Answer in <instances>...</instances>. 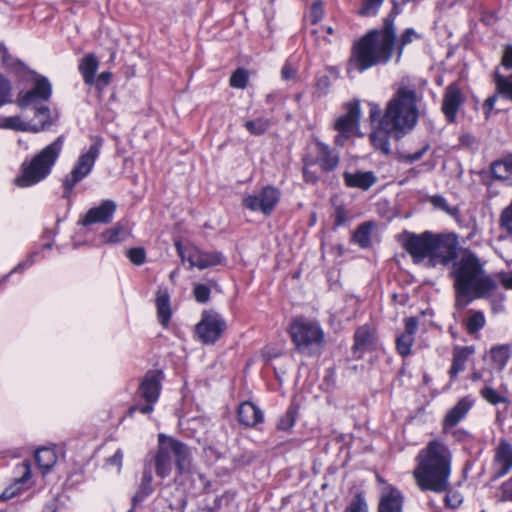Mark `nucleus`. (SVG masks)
Here are the masks:
<instances>
[{"instance_id": "obj_1", "label": "nucleus", "mask_w": 512, "mask_h": 512, "mask_svg": "<svg viewBox=\"0 0 512 512\" xmlns=\"http://www.w3.org/2000/svg\"><path fill=\"white\" fill-rule=\"evenodd\" d=\"M396 46V29L394 17L384 19L383 27L368 32L353 46L347 65V73H362L365 70L388 63Z\"/></svg>"}, {"instance_id": "obj_2", "label": "nucleus", "mask_w": 512, "mask_h": 512, "mask_svg": "<svg viewBox=\"0 0 512 512\" xmlns=\"http://www.w3.org/2000/svg\"><path fill=\"white\" fill-rule=\"evenodd\" d=\"M416 461L417 466L413 475L422 490L442 493L448 489L452 453L443 441H429L419 451Z\"/></svg>"}, {"instance_id": "obj_3", "label": "nucleus", "mask_w": 512, "mask_h": 512, "mask_svg": "<svg viewBox=\"0 0 512 512\" xmlns=\"http://www.w3.org/2000/svg\"><path fill=\"white\" fill-rule=\"evenodd\" d=\"M453 277L457 309H463L475 299L491 296L497 288V282L484 271L478 258L473 254L462 257L455 264Z\"/></svg>"}, {"instance_id": "obj_4", "label": "nucleus", "mask_w": 512, "mask_h": 512, "mask_svg": "<svg viewBox=\"0 0 512 512\" xmlns=\"http://www.w3.org/2000/svg\"><path fill=\"white\" fill-rule=\"evenodd\" d=\"M418 119L417 97L414 90L403 87L388 102L380 119V125L388 131H396V137L412 130Z\"/></svg>"}, {"instance_id": "obj_5", "label": "nucleus", "mask_w": 512, "mask_h": 512, "mask_svg": "<svg viewBox=\"0 0 512 512\" xmlns=\"http://www.w3.org/2000/svg\"><path fill=\"white\" fill-rule=\"evenodd\" d=\"M63 147V137L59 136L55 141L41 149L30 159L21 164L20 175L15 179L17 186L31 187L45 180L52 172Z\"/></svg>"}, {"instance_id": "obj_6", "label": "nucleus", "mask_w": 512, "mask_h": 512, "mask_svg": "<svg viewBox=\"0 0 512 512\" xmlns=\"http://www.w3.org/2000/svg\"><path fill=\"white\" fill-rule=\"evenodd\" d=\"M288 333L297 352L313 356L322 350L325 344V333L316 320L296 317L289 325Z\"/></svg>"}, {"instance_id": "obj_7", "label": "nucleus", "mask_w": 512, "mask_h": 512, "mask_svg": "<svg viewBox=\"0 0 512 512\" xmlns=\"http://www.w3.org/2000/svg\"><path fill=\"white\" fill-rule=\"evenodd\" d=\"M176 251L183 262H188L189 267L200 270L222 264L225 260L222 253L217 251H202L193 245L184 246L180 241L175 242Z\"/></svg>"}, {"instance_id": "obj_8", "label": "nucleus", "mask_w": 512, "mask_h": 512, "mask_svg": "<svg viewBox=\"0 0 512 512\" xmlns=\"http://www.w3.org/2000/svg\"><path fill=\"white\" fill-rule=\"evenodd\" d=\"M99 152L100 144L94 143L90 145L85 153L79 156L76 165L63 181L66 197L72 192L74 186L91 172Z\"/></svg>"}, {"instance_id": "obj_9", "label": "nucleus", "mask_w": 512, "mask_h": 512, "mask_svg": "<svg viewBox=\"0 0 512 512\" xmlns=\"http://www.w3.org/2000/svg\"><path fill=\"white\" fill-rule=\"evenodd\" d=\"M434 235L430 231H425L421 234L412 232H404L402 234V245L412 257L414 263L419 264L425 259L429 260Z\"/></svg>"}, {"instance_id": "obj_10", "label": "nucleus", "mask_w": 512, "mask_h": 512, "mask_svg": "<svg viewBox=\"0 0 512 512\" xmlns=\"http://www.w3.org/2000/svg\"><path fill=\"white\" fill-rule=\"evenodd\" d=\"M279 198L280 192L277 188L266 186L256 193L244 196L242 204L252 212H261L268 216L273 212Z\"/></svg>"}, {"instance_id": "obj_11", "label": "nucleus", "mask_w": 512, "mask_h": 512, "mask_svg": "<svg viewBox=\"0 0 512 512\" xmlns=\"http://www.w3.org/2000/svg\"><path fill=\"white\" fill-rule=\"evenodd\" d=\"M52 94V85L48 78L37 75L34 78V86L31 90L20 92L17 98V105L21 109L28 107L36 108L39 105H44Z\"/></svg>"}, {"instance_id": "obj_12", "label": "nucleus", "mask_w": 512, "mask_h": 512, "mask_svg": "<svg viewBox=\"0 0 512 512\" xmlns=\"http://www.w3.org/2000/svg\"><path fill=\"white\" fill-rule=\"evenodd\" d=\"M163 373L160 370L149 371L146 373L140 385V394L147 402L146 405L140 406L138 410L142 414H148L153 411V404L158 400L161 390V381ZM137 410V407L130 409V414Z\"/></svg>"}, {"instance_id": "obj_13", "label": "nucleus", "mask_w": 512, "mask_h": 512, "mask_svg": "<svg viewBox=\"0 0 512 512\" xmlns=\"http://www.w3.org/2000/svg\"><path fill=\"white\" fill-rule=\"evenodd\" d=\"M226 328L225 321L215 313H205L195 327V333L205 344L217 341Z\"/></svg>"}, {"instance_id": "obj_14", "label": "nucleus", "mask_w": 512, "mask_h": 512, "mask_svg": "<svg viewBox=\"0 0 512 512\" xmlns=\"http://www.w3.org/2000/svg\"><path fill=\"white\" fill-rule=\"evenodd\" d=\"M456 243L445 235H434L429 264L431 266L445 265L456 258Z\"/></svg>"}, {"instance_id": "obj_15", "label": "nucleus", "mask_w": 512, "mask_h": 512, "mask_svg": "<svg viewBox=\"0 0 512 512\" xmlns=\"http://www.w3.org/2000/svg\"><path fill=\"white\" fill-rule=\"evenodd\" d=\"M501 65L505 69L512 68V45L510 44L504 46ZM493 77L498 93L512 101V74L510 76H503L497 68L493 73Z\"/></svg>"}, {"instance_id": "obj_16", "label": "nucleus", "mask_w": 512, "mask_h": 512, "mask_svg": "<svg viewBox=\"0 0 512 512\" xmlns=\"http://www.w3.org/2000/svg\"><path fill=\"white\" fill-rule=\"evenodd\" d=\"M116 207L114 201L104 200L99 206L89 209L85 216L79 220V224L88 226L95 223H110L113 219Z\"/></svg>"}, {"instance_id": "obj_17", "label": "nucleus", "mask_w": 512, "mask_h": 512, "mask_svg": "<svg viewBox=\"0 0 512 512\" xmlns=\"http://www.w3.org/2000/svg\"><path fill=\"white\" fill-rule=\"evenodd\" d=\"M360 119V105L359 102H352L347 105V112L345 115L338 118L335 123V129L340 133L353 134L359 123Z\"/></svg>"}, {"instance_id": "obj_18", "label": "nucleus", "mask_w": 512, "mask_h": 512, "mask_svg": "<svg viewBox=\"0 0 512 512\" xmlns=\"http://www.w3.org/2000/svg\"><path fill=\"white\" fill-rule=\"evenodd\" d=\"M462 103V94L456 84H451L446 88L442 110L449 122L456 118L457 111Z\"/></svg>"}, {"instance_id": "obj_19", "label": "nucleus", "mask_w": 512, "mask_h": 512, "mask_svg": "<svg viewBox=\"0 0 512 512\" xmlns=\"http://www.w3.org/2000/svg\"><path fill=\"white\" fill-rule=\"evenodd\" d=\"M168 449L176 459V465L180 473L189 471L191 452L190 449L182 442L173 438L166 437Z\"/></svg>"}, {"instance_id": "obj_20", "label": "nucleus", "mask_w": 512, "mask_h": 512, "mask_svg": "<svg viewBox=\"0 0 512 512\" xmlns=\"http://www.w3.org/2000/svg\"><path fill=\"white\" fill-rule=\"evenodd\" d=\"M158 441L159 448L155 457L156 474L161 478H165L171 472V452L168 449L165 435L159 434Z\"/></svg>"}, {"instance_id": "obj_21", "label": "nucleus", "mask_w": 512, "mask_h": 512, "mask_svg": "<svg viewBox=\"0 0 512 512\" xmlns=\"http://www.w3.org/2000/svg\"><path fill=\"white\" fill-rule=\"evenodd\" d=\"M494 462L498 477L507 474L512 469V446L506 440H501L497 446Z\"/></svg>"}, {"instance_id": "obj_22", "label": "nucleus", "mask_w": 512, "mask_h": 512, "mask_svg": "<svg viewBox=\"0 0 512 512\" xmlns=\"http://www.w3.org/2000/svg\"><path fill=\"white\" fill-rule=\"evenodd\" d=\"M403 496L399 490L389 487L382 492L378 511L379 512H402Z\"/></svg>"}, {"instance_id": "obj_23", "label": "nucleus", "mask_w": 512, "mask_h": 512, "mask_svg": "<svg viewBox=\"0 0 512 512\" xmlns=\"http://www.w3.org/2000/svg\"><path fill=\"white\" fill-rule=\"evenodd\" d=\"M345 184L350 188H358L361 190H368L371 186H373L377 177L372 171L366 172H345L343 174Z\"/></svg>"}, {"instance_id": "obj_24", "label": "nucleus", "mask_w": 512, "mask_h": 512, "mask_svg": "<svg viewBox=\"0 0 512 512\" xmlns=\"http://www.w3.org/2000/svg\"><path fill=\"white\" fill-rule=\"evenodd\" d=\"M474 352L475 349L472 346H456L453 349L452 365L449 370V375L452 379L465 369L468 359Z\"/></svg>"}, {"instance_id": "obj_25", "label": "nucleus", "mask_w": 512, "mask_h": 512, "mask_svg": "<svg viewBox=\"0 0 512 512\" xmlns=\"http://www.w3.org/2000/svg\"><path fill=\"white\" fill-rule=\"evenodd\" d=\"M473 402L465 397L458 401V403L446 414L444 418V428H452L457 425L472 407Z\"/></svg>"}, {"instance_id": "obj_26", "label": "nucleus", "mask_w": 512, "mask_h": 512, "mask_svg": "<svg viewBox=\"0 0 512 512\" xmlns=\"http://www.w3.org/2000/svg\"><path fill=\"white\" fill-rule=\"evenodd\" d=\"M238 419L245 426H255L262 422V411L251 402H244L239 406Z\"/></svg>"}, {"instance_id": "obj_27", "label": "nucleus", "mask_w": 512, "mask_h": 512, "mask_svg": "<svg viewBox=\"0 0 512 512\" xmlns=\"http://www.w3.org/2000/svg\"><path fill=\"white\" fill-rule=\"evenodd\" d=\"M490 171L494 178L512 185V155L493 162Z\"/></svg>"}, {"instance_id": "obj_28", "label": "nucleus", "mask_w": 512, "mask_h": 512, "mask_svg": "<svg viewBox=\"0 0 512 512\" xmlns=\"http://www.w3.org/2000/svg\"><path fill=\"white\" fill-rule=\"evenodd\" d=\"M318 157L317 162L324 171H332L339 164V156L332 152L324 143H317Z\"/></svg>"}, {"instance_id": "obj_29", "label": "nucleus", "mask_w": 512, "mask_h": 512, "mask_svg": "<svg viewBox=\"0 0 512 512\" xmlns=\"http://www.w3.org/2000/svg\"><path fill=\"white\" fill-rule=\"evenodd\" d=\"M157 315L160 323L167 326L171 318L170 297L166 289H159L156 295Z\"/></svg>"}, {"instance_id": "obj_30", "label": "nucleus", "mask_w": 512, "mask_h": 512, "mask_svg": "<svg viewBox=\"0 0 512 512\" xmlns=\"http://www.w3.org/2000/svg\"><path fill=\"white\" fill-rule=\"evenodd\" d=\"M375 345V336L368 326L359 327L355 333L354 350L364 351L372 349Z\"/></svg>"}, {"instance_id": "obj_31", "label": "nucleus", "mask_w": 512, "mask_h": 512, "mask_svg": "<svg viewBox=\"0 0 512 512\" xmlns=\"http://www.w3.org/2000/svg\"><path fill=\"white\" fill-rule=\"evenodd\" d=\"M130 236V229L121 223L107 229L101 235L102 241L107 244H117L127 240Z\"/></svg>"}, {"instance_id": "obj_32", "label": "nucleus", "mask_w": 512, "mask_h": 512, "mask_svg": "<svg viewBox=\"0 0 512 512\" xmlns=\"http://www.w3.org/2000/svg\"><path fill=\"white\" fill-rule=\"evenodd\" d=\"M389 134H394L396 136V131H388L380 124L378 129L370 134V141L372 145L383 154L390 153Z\"/></svg>"}, {"instance_id": "obj_33", "label": "nucleus", "mask_w": 512, "mask_h": 512, "mask_svg": "<svg viewBox=\"0 0 512 512\" xmlns=\"http://www.w3.org/2000/svg\"><path fill=\"white\" fill-rule=\"evenodd\" d=\"M35 460L45 474L55 465L57 462V454L53 448L43 447L35 452Z\"/></svg>"}, {"instance_id": "obj_34", "label": "nucleus", "mask_w": 512, "mask_h": 512, "mask_svg": "<svg viewBox=\"0 0 512 512\" xmlns=\"http://www.w3.org/2000/svg\"><path fill=\"white\" fill-rule=\"evenodd\" d=\"M98 60L94 54L86 55L79 64V71L88 85L93 84L95 73L98 69Z\"/></svg>"}, {"instance_id": "obj_35", "label": "nucleus", "mask_w": 512, "mask_h": 512, "mask_svg": "<svg viewBox=\"0 0 512 512\" xmlns=\"http://www.w3.org/2000/svg\"><path fill=\"white\" fill-rule=\"evenodd\" d=\"M35 110L34 116L37 119L36 122L32 123V132L38 133L50 127L52 125L50 109L47 105H39Z\"/></svg>"}, {"instance_id": "obj_36", "label": "nucleus", "mask_w": 512, "mask_h": 512, "mask_svg": "<svg viewBox=\"0 0 512 512\" xmlns=\"http://www.w3.org/2000/svg\"><path fill=\"white\" fill-rule=\"evenodd\" d=\"M421 38V35L417 33L413 28H407L400 36L398 42L396 41L395 50L397 51V59L396 61L399 62L404 48L412 43L415 40H418Z\"/></svg>"}, {"instance_id": "obj_37", "label": "nucleus", "mask_w": 512, "mask_h": 512, "mask_svg": "<svg viewBox=\"0 0 512 512\" xmlns=\"http://www.w3.org/2000/svg\"><path fill=\"white\" fill-rule=\"evenodd\" d=\"M152 492H153L152 473L150 470H145L143 472V477H142V481H141L139 490L136 492V494L133 497V502L137 503V502L143 501Z\"/></svg>"}, {"instance_id": "obj_38", "label": "nucleus", "mask_w": 512, "mask_h": 512, "mask_svg": "<svg viewBox=\"0 0 512 512\" xmlns=\"http://www.w3.org/2000/svg\"><path fill=\"white\" fill-rule=\"evenodd\" d=\"M490 354L495 365L502 370L510 358V349L507 345H500L493 347Z\"/></svg>"}, {"instance_id": "obj_39", "label": "nucleus", "mask_w": 512, "mask_h": 512, "mask_svg": "<svg viewBox=\"0 0 512 512\" xmlns=\"http://www.w3.org/2000/svg\"><path fill=\"white\" fill-rule=\"evenodd\" d=\"M485 322V316L481 311H470L465 326L469 334H474L484 327Z\"/></svg>"}, {"instance_id": "obj_40", "label": "nucleus", "mask_w": 512, "mask_h": 512, "mask_svg": "<svg viewBox=\"0 0 512 512\" xmlns=\"http://www.w3.org/2000/svg\"><path fill=\"white\" fill-rule=\"evenodd\" d=\"M385 0H360L358 14L363 17H374L378 14Z\"/></svg>"}, {"instance_id": "obj_41", "label": "nucleus", "mask_w": 512, "mask_h": 512, "mask_svg": "<svg viewBox=\"0 0 512 512\" xmlns=\"http://www.w3.org/2000/svg\"><path fill=\"white\" fill-rule=\"evenodd\" d=\"M13 86L11 81L0 73V107L12 102Z\"/></svg>"}, {"instance_id": "obj_42", "label": "nucleus", "mask_w": 512, "mask_h": 512, "mask_svg": "<svg viewBox=\"0 0 512 512\" xmlns=\"http://www.w3.org/2000/svg\"><path fill=\"white\" fill-rule=\"evenodd\" d=\"M245 128L253 135H261L270 127V121L266 118H257L246 121Z\"/></svg>"}, {"instance_id": "obj_43", "label": "nucleus", "mask_w": 512, "mask_h": 512, "mask_svg": "<svg viewBox=\"0 0 512 512\" xmlns=\"http://www.w3.org/2000/svg\"><path fill=\"white\" fill-rule=\"evenodd\" d=\"M3 127L16 131L32 132V122H25L19 116H11L4 119Z\"/></svg>"}, {"instance_id": "obj_44", "label": "nucleus", "mask_w": 512, "mask_h": 512, "mask_svg": "<svg viewBox=\"0 0 512 512\" xmlns=\"http://www.w3.org/2000/svg\"><path fill=\"white\" fill-rule=\"evenodd\" d=\"M430 203L437 209H440L450 216H457L459 213L458 208L450 207L444 197L440 195H434L429 198Z\"/></svg>"}, {"instance_id": "obj_45", "label": "nucleus", "mask_w": 512, "mask_h": 512, "mask_svg": "<svg viewBox=\"0 0 512 512\" xmlns=\"http://www.w3.org/2000/svg\"><path fill=\"white\" fill-rule=\"evenodd\" d=\"M413 343L414 337L402 333L396 340L397 351L401 356L406 357L410 354Z\"/></svg>"}, {"instance_id": "obj_46", "label": "nucleus", "mask_w": 512, "mask_h": 512, "mask_svg": "<svg viewBox=\"0 0 512 512\" xmlns=\"http://www.w3.org/2000/svg\"><path fill=\"white\" fill-rule=\"evenodd\" d=\"M370 230L371 225L369 223H364L358 227L354 234V240L361 247H367L370 244Z\"/></svg>"}, {"instance_id": "obj_47", "label": "nucleus", "mask_w": 512, "mask_h": 512, "mask_svg": "<svg viewBox=\"0 0 512 512\" xmlns=\"http://www.w3.org/2000/svg\"><path fill=\"white\" fill-rule=\"evenodd\" d=\"M345 512H368V506L362 493H357L346 507Z\"/></svg>"}, {"instance_id": "obj_48", "label": "nucleus", "mask_w": 512, "mask_h": 512, "mask_svg": "<svg viewBox=\"0 0 512 512\" xmlns=\"http://www.w3.org/2000/svg\"><path fill=\"white\" fill-rule=\"evenodd\" d=\"M0 60L2 64L8 68H16L17 66H23V63L20 60L12 57L9 54L8 48L3 42L0 43Z\"/></svg>"}, {"instance_id": "obj_49", "label": "nucleus", "mask_w": 512, "mask_h": 512, "mask_svg": "<svg viewBox=\"0 0 512 512\" xmlns=\"http://www.w3.org/2000/svg\"><path fill=\"white\" fill-rule=\"evenodd\" d=\"M482 397L490 404L497 405L499 403H507L506 397L500 395L496 390L491 387H485L481 391Z\"/></svg>"}, {"instance_id": "obj_50", "label": "nucleus", "mask_w": 512, "mask_h": 512, "mask_svg": "<svg viewBox=\"0 0 512 512\" xmlns=\"http://www.w3.org/2000/svg\"><path fill=\"white\" fill-rule=\"evenodd\" d=\"M248 82V73L244 69H237L230 78V85L233 88L244 89Z\"/></svg>"}, {"instance_id": "obj_51", "label": "nucleus", "mask_w": 512, "mask_h": 512, "mask_svg": "<svg viewBox=\"0 0 512 512\" xmlns=\"http://www.w3.org/2000/svg\"><path fill=\"white\" fill-rule=\"evenodd\" d=\"M324 15V8L322 0H316L313 2L308 18L312 24L318 23Z\"/></svg>"}, {"instance_id": "obj_52", "label": "nucleus", "mask_w": 512, "mask_h": 512, "mask_svg": "<svg viewBox=\"0 0 512 512\" xmlns=\"http://www.w3.org/2000/svg\"><path fill=\"white\" fill-rule=\"evenodd\" d=\"M127 257L135 265H142L146 260V252L141 247L131 248L127 251Z\"/></svg>"}, {"instance_id": "obj_53", "label": "nucleus", "mask_w": 512, "mask_h": 512, "mask_svg": "<svg viewBox=\"0 0 512 512\" xmlns=\"http://www.w3.org/2000/svg\"><path fill=\"white\" fill-rule=\"evenodd\" d=\"M295 423V410L293 408H289L285 415L280 418L278 421L277 427L279 430H288Z\"/></svg>"}, {"instance_id": "obj_54", "label": "nucleus", "mask_w": 512, "mask_h": 512, "mask_svg": "<svg viewBox=\"0 0 512 512\" xmlns=\"http://www.w3.org/2000/svg\"><path fill=\"white\" fill-rule=\"evenodd\" d=\"M197 302L205 303L210 298V289L204 284H197L193 290Z\"/></svg>"}, {"instance_id": "obj_55", "label": "nucleus", "mask_w": 512, "mask_h": 512, "mask_svg": "<svg viewBox=\"0 0 512 512\" xmlns=\"http://www.w3.org/2000/svg\"><path fill=\"white\" fill-rule=\"evenodd\" d=\"M506 262L511 271L501 272L499 274V279L506 289H512V260H506Z\"/></svg>"}, {"instance_id": "obj_56", "label": "nucleus", "mask_w": 512, "mask_h": 512, "mask_svg": "<svg viewBox=\"0 0 512 512\" xmlns=\"http://www.w3.org/2000/svg\"><path fill=\"white\" fill-rule=\"evenodd\" d=\"M297 75V69L290 63V61H287L281 70V77L284 80H293L296 78Z\"/></svg>"}, {"instance_id": "obj_57", "label": "nucleus", "mask_w": 512, "mask_h": 512, "mask_svg": "<svg viewBox=\"0 0 512 512\" xmlns=\"http://www.w3.org/2000/svg\"><path fill=\"white\" fill-rule=\"evenodd\" d=\"M123 461V452L121 449H118L114 455L109 457L106 461L107 465L114 466L117 472H120Z\"/></svg>"}, {"instance_id": "obj_58", "label": "nucleus", "mask_w": 512, "mask_h": 512, "mask_svg": "<svg viewBox=\"0 0 512 512\" xmlns=\"http://www.w3.org/2000/svg\"><path fill=\"white\" fill-rule=\"evenodd\" d=\"M37 255V252L30 254L25 260L18 263V265L14 267L12 272H22L23 270L31 267L34 264Z\"/></svg>"}, {"instance_id": "obj_59", "label": "nucleus", "mask_w": 512, "mask_h": 512, "mask_svg": "<svg viewBox=\"0 0 512 512\" xmlns=\"http://www.w3.org/2000/svg\"><path fill=\"white\" fill-rule=\"evenodd\" d=\"M37 255V252L30 254L25 260L18 263V265L14 267L12 272H22L23 270L31 267L34 264Z\"/></svg>"}, {"instance_id": "obj_60", "label": "nucleus", "mask_w": 512, "mask_h": 512, "mask_svg": "<svg viewBox=\"0 0 512 512\" xmlns=\"http://www.w3.org/2000/svg\"><path fill=\"white\" fill-rule=\"evenodd\" d=\"M500 499L502 501L512 500V477L502 484Z\"/></svg>"}, {"instance_id": "obj_61", "label": "nucleus", "mask_w": 512, "mask_h": 512, "mask_svg": "<svg viewBox=\"0 0 512 512\" xmlns=\"http://www.w3.org/2000/svg\"><path fill=\"white\" fill-rule=\"evenodd\" d=\"M418 321L414 317H410L405 319V332L403 334H408L409 336L414 337V334L417 331Z\"/></svg>"}, {"instance_id": "obj_62", "label": "nucleus", "mask_w": 512, "mask_h": 512, "mask_svg": "<svg viewBox=\"0 0 512 512\" xmlns=\"http://www.w3.org/2000/svg\"><path fill=\"white\" fill-rule=\"evenodd\" d=\"M498 95H501V94L498 93V91L496 90V94L490 96L489 98H487L485 100V102L483 104V109H484L487 117L490 115L491 111L493 110L495 103L498 99Z\"/></svg>"}, {"instance_id": "obj_63", "label": "nucleus", "mask_w": 512, "mask_h": 512, "mask_svg": "<svg viewBox=\"0 0 512 512\" xmlns=\"http://www.w3.org/2000/svg\"><path fill=\"white\" fill-rule=\"evenodd\" d=\"M347 220L346 211L343 207H337L335 213V224L337 226L343 225Z\"/></svg>"}, {"instance_id": "obj_64", "label": "nucleus", "mask_w": 512, "mask_h": 512, "mask_svg": "<svg viewBox=\"0 0 512 512\" xmlns=\"http://www.w3.org/2000/svg\"><path fill=\"white\" fill-rule=\"evenodd\" d=\"M446 505L452 508H456L460 503L461 499L458 494H447L445 496Z\"/></svg>"}]
</instances>
